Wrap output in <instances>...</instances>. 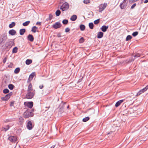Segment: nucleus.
<instances>
[{
	"label": "nucleus",
	"mask_w": 148,
	"mask_h": 148,
	"mask_svg": "<svg viewBox=\"0 0 148 148\" xmlns=\"http://www.w3.org/2000/svg\"><path fill=\"white\" fill-rule=\"evenodd\" d=\"M14 39H10L5 44L6 49H9L12 46L14 45Z\"/></svg>",
	"instance_id": "f257e3e1"
},
{
	"label": "nucleus",
	"mask_w": 148,
	"mask_h": 148,
	"mask_svg": "<svg viewBox=\"0 0 148 148\" xmlns=\"http://www.w3.org/2000/svg\"><path fill=\"white\" fill-rule=\"evenodd\" d=\"M7 38V36L6 33H5L2 34L1 36L0 39V44L4 43L6 40Z\"/></svg>",
	"instance_id": "f03ea898"
},
{
	"label": "nucleus",
	"mask_w": 148,
	"mask_h": 148,
	"mask_svg": "<svg viewBox=\"0 0 148 148\" xmlns=\"http://www.w3.org/2000/svg\"><path fill=\"white\" fill-rule=\"evenodd\" d=\"M69 8V5L67 2H65L63 3L60 7V9L62 11H64L67 10Z\"/></svg>",
	"instance_id": "7ed1b4c3"
},
{
	"label": "nucleus",
	"mask_w": 148,
	"mask_h": 148,
	"mask_svg": "<svg viewBox=\"0 0 148 148\" xmlns=\"http://www.w3.org/2000/svg\"><path fill=\"white\" fill-rule=\"evenodd\" d=\"M33 116V113L32 112H29L28 111H26L23 114V116L25 118H27L29 116Z\"/></svg>",
	"instance_id": "20e7f679"
},
{
	"label": "nucleus",
	"mask_w": 148,
	"mask_h": 148,
	"mask_svg": "<svg viewBox=\"0 0 148 148\" xmlns=\"http://www.w3.org/2000/svg\"><path fill=\"white\" fill-rule=\"evenodd\" d=\"M27 93L26 95V98L28 99H32L35 95L34 93L32 91H27Z\"/></svg>",
	"instance_id": "39448f33"
},
{
	"label": "nucleus",
	"mask_w": 148,
	"mask_h": 148,
	"mask_svg": "<svg viewBox=\"0 0 148 148\" xmlns=\"http://www.w3.org/2000/svg\"><path fill=\"white\" fill-rule=\"evenodd\" d=\"M107 5V3H104L103 4H102L100 5L99 6V12H101L103 11L106 8Z\"/></svg>",
	"instance_id": "423d86ee"
},
{
	"label": "nucleus",
	"mask_w": 148,
	"mask_h": 148,
	"mask_svg": "<svg viewBox=\"0 0 148 148\" xmlns=\"http://www.w3.org/2000/svg\"><path fill=\"white\" fill-rule=\"evenodd\" d=\"M12 92H10L7 94L4 97L1 98V99L3 101H6L8 100L10 98L11 96L12 95Z\"/></svg>",
	"instance_id": "0eeeda50"
},
{
	"label": "nucleus",
	"mask_w": 148,
	"mask_h": 148,
	"mask_svg": "<svg viewBox=\"0 0 148 148\" xmlns=\"http://www.w3.org/2000/svg\"><path fill=\"white\" fill-rule=\"evenodd\" d=\"M34 126V125H33L31 121H28L27 123V127L28 130H30L32 129Z\"/></svg>",
	"instance_id": "6e6552de"
},
{
	"label": "nucleus",
	"mask_w": 148,
	"mask_h": 148,
	"mask_svg": "<svg viewBox=\"0 0 148 148\" xmlns=\"http://www.w3.org/2000/svg\"><path fill=\"white\" fill-rule=\"evenodd\" d=\"M140 56V54L138 53H137L133 56V57L134 58H133V56H132V57L130 59L129 61H128V63H130L131 62L133 61L135 58L139 57Z\"/></svg>",
	"instance_id": "1a4fd4ad"
},
{
	"label": "nucleus",
	"mask_w": 148,
	"mask_h": 148,
	"mask_svg": "<svg viewBox=\"0 0 148 148\" xmlns=\"http://www.w3.org/2000/svg\"><path fill=\"white\" fill-rule=\"evenodd\" d=\"M61 27V24L59 22H56L52 25L53 28L55 29H57L58 28H59L60 27Z\"/></svg>",
	"instance_id": "9d476101"
},
{
	"label": "nucleus",
	"mask_w": 148,
	"mask_h": 148,
	"mask_svg": "<svg viewBox=\"0 0 148 148\" xmlns=\"http://www.w3.org/2000/svg\"><path fill=\"white\" fill-rule=\"evenodd\" d=\"M8 139L10 142L14 143L16 141L17 138L15 136H11L8 137Z\"/></svg>",
	"instance_id": "9b49d317"
},
{
	"label": "nucleus",
	"mask_w": 148,
	"mask_h": 148,
	"mask_svg": "<svg viewBox=\"0 0 148 148\" xmlns=\"http://www.w3.org/2000/svg\"><path fill=\"white\" fill-rule=\"evenodd\" d=\"M27 39L28 40L31 42H33L34 40V37L33 35L32 34H29L27 37Z\"/></svg>",
	"instance_id": "f8f14e48"
},
{
	"label": "nucleus",
	"mask_w": 148,
	"mask_h": 148,
	"mask_svg": "<svg viewBox=\"0 0 148 148\" xmlns=\"http://www.w3.org/2000/svg\"><path fill=\"white\" fill-rule=\"evenodd\" d=\"M108 28V26L103 25L101 27V29L102 32H105L107 31Z\"/></svg>",
	"instance_id": "ddd939ff"
},
{
	"label": "nucleus",
	"mask_w": 148,
	"mask_h": 148,
	"mask_svg": "<svg viewBox=\"0 0 148 148\" xmlns=\"http://www.w3.org/2000/svg\"><path fill=\"white\" fill-rule=\"evenodd\" d=\"M16 31L13 29H11L9 31V34L11 35L12 36H14L16 34Z\"/></svg>",
	"instance_id": "4468645a"
},
{
	"label": "nucleus",
	"mask_w": 148,
	"mask_h": 148,
	"mask_svg": "<svg viewBox=\"0 0 148 148\" xmlns=\"http://www.w3.org/2000/svg\"><path fill=\"white\" fill-rule=\"evenodd\" d=\"M66 104V102H63L62 101L59 106V108L61 110H62L64 108V105Z\"/></svg>",
	"instance_id": "2eb2a0df"
},
{
	"label": "nucleus",
	"mask_w": 148,
	"mask_h": 148,
	"mask_svg": "<svg viewBox=\"0 0 148 148\" xmlns=\"http://www.w3.org/2000/svg\"><path fill=\"white\" fill-rule=\"evenodd\" d=\"M26 105L28 108H31L33 105V102L32 101L29 102L27 103Z\"/></svg>",
	"instance_id": "dca6fc26"
},
{
	"label": "nucleus",
	"mask_w": 148,
	"mask_h": 148,
	"mask_svg": "<svg viewBox=\"0 0 148 148\" xmlns=\"http://www.w3.org/2000/svg\"><path fill=\"white\" fill-rule=\"evenodd\" d=\"M103 33L101 32H98L97 34V37L98 38H102L103 36Z\"/></svg>",
	"instance_id": "f3484780"
},
{
	"label": "nucleus",
	"mask_w": 148,
	"mask_h": 148,
	"mask_svg": "<svg viewBox=\"0 0 148 148\" xmlns=\"http://www.w3.org/2000/svg\"><path fill=\"white\" fill-rule=\"evenodd\" d=\"M77 15H73L71 16L70 18V20L72 21H75L77 19Z\"/></svg>",
	"instance_id": "a211bd4d"
},
{
	"label": "nucleus",
	"mask_w": 148,
	"mask_h": 148,
	"mask_svg": "<svg viewBox=\"0 0 148 148\" xmlns=\"http://www.w3.org/2000/svg\"><path fill=\"white\" fill-rule=\"evenodd\" d=\"M123 101V100H121L118 101L115 104V107H118Z\"/></svg>",
	"instance_id": "6ab92c4d"
},
{
	"label": "nucleus",
	"mask_w": 148,
	"mask_h": 148,
	"mask_svg": "<svg viewBox=\"0 0 148 148\" xmlns=\"http://www.w3.org/2000/svg\"><path fill=\"white\" fill-rule=\"evenodd\" d=\"M126 6V5L124 2H123L121 3L120 5V6L121 9H123L125 8Z\"/></svg>",
	"instance_id": "aec40b11"
},
{
	"label": "nucleus",
	"mask_w": 148,
	"mask_h": 148,
	"mask_svg": "<svg viewBox=\"0 0 148 148\" xmlns=\"http://www.w3.org/2000/svg\"><path fill=\"white\" fill-rule=\"evenodd\" d=\"M26 31V30L25 29H21L19 30V34L21 35H23L24 34Z\"/></svg>",
	"instance_id": "412c9836"
},
{
	"label": "nucleus",
	"mask_w": 148,
	"mask_h": 148,
	"mask_svg": "<svg viewBox=\"0 0 148 148\" xmlns=\"http://www.w3.org/2000/svg\"><path fill=\"white\" fill-rule=\"evenodd\" d=\"M32 85L31 83H30L28 86L27 91H32Z\"/></svg>",
	"instance_id": "4be33fe9"
},
{
	"label": "nucleus",
	"mask_w": 148,
	"mask_h": 148,
	"mask_svg": "<svg viewBox=\"0 0 148 148\" xmlns=\"http://www.w3.org/2000/svg\"><path fill=\"white\" fill-rule=\"evenodd\" d=\"M10 127L9 125L6 126L5 127H3L2 128V130L3 131H5L6 132L7 131L9 128Z\"/></svg>",
	"instance_id": "5701e85b"
},
{
	"label": "nucleus",
	"mask_w": 148,
	"mask_h": 148,
	"mask_svg": "<svg viewBox=\"0 0 148 148\" xmlns=\"http://www.w3.org/2000/svg\"><path fill=\"white\" fill-rule=\"evenodd\" d=\"M79 28L81 31H84L85 29V26L83 24H81L80 25Z\"/></svg>",
	"instance_id": "b1692460"
},
{
	"label": "nucleus",
	"mask_w": 148,
	"mask_h": 148,
	"mask_svg": "<svg viewBox=\"0 0 148 148\" xmlns=\"http://www.w3.org/2000/svg\"><path fill=\"white\" fill-rule=\"evenodd\" d=\"M32 62V60L31 59H27L25 61L26 64L27 65H29L31 64Z\"/></svg>",
	"instance_id": "393cba45"
},
{
	"label": "nucleus",
	"mask_w": 148,
	"mask_h": 148,
	"mask_svg": "<svg viewBox=\"0 0 148 148\" xmlns=\"http://www.w3.org/2000/svg\"><path fill=\"white\" fill-rule=\"evenodd\" d=\"M35 75V72H33L29 76V79H30L31 80L34 77V76Z\"/></svg>",
	"instance_id": "a878e982"
},
{
	"label": "nucleus",
	"mask_w": 148,
	"mask_h": 148,
	"mask_svg": "<svg viewBox=\"0 0 148 148\" xmlns=\"http://www.w3.org/2000/svg\"><path fill=\"white\" fill-rule=\"evenodd\" d=\"M37 29V28L36 26H34L32 28L31 31L34 33H35Z\"/></svg>",
	"instance_id": "bb28decb"
},
{
	"label": "nucleus",
	"mask_w": 148,
	"mask_h": 148,
	"mask_svg": "<svg viewBox=\"0 0 148 148\" xmlns=\"http://www.w3.org/2000/svg\"><path fill=\"white\" fill-rule=\"evenodd\" d=\"M14 87V85L12 84H10L8 85V88L10 90H13Z\"/></svg>",
	"instance_id": "cd10ccee"
},
{
	"label": "nucleus",
	"mask_w": 148,
	"mask_h": 148,
	"mask_svg": "<svg viewBox=\"0 0 148 148\" xmlns=\"http://www.w3.org/2000/svg\"><path fill=\"white\" fill-rule=\"evenodd\" d=\"M15 25V23L14 22H12L10 24L9 26V27L10 28L13 27Z\"/></svg>",
	"instance_id": "c85d7f7f"
},
{
	"label": "nucleus",
	"mask_w": 148,
	"mask_h": 148,
	"mask_svg": "<svg viewBox=\"0 0 148 148\" xmlns=\"http://www.w3.org/2000/svg\"><path fill=\"white\" fill-rule=\"evenodd\" d=\"M88 25L90 29H92L93 28L94 24L92 23H89Z\"/></svg>",
	"instance_id": "c756f323"
},
{
	"label": "nucleus",
	"mask_w": 148,
	"mask_h": 148,
	"mask_svg": "<svg viewBox=\"0 0 148 148\" xmlns=\"http://www.w3.org/2000/svg\"><path fill=\"white\" fill-rule=\"evenodd\" d=\"M132 38V37L130 35L127 36L126 38V41H128L130 40Z\"/></svg>",
	"instance_id": "7c9ffc66"
},
{
	"label": "nucleus",
	"mask_w": 148,
	"mask_h": 148,
	"mask_svg": "<svg viewBox=\"0 0 148 148\" xmlns=\"http://www.w3.org/2000/svg\"><path fill=\"white\" fill-rule=\"evenodd\" d=\"M20 69L19 67L16 68L14 71V73L16 74L18 73L20 71Z\"/></svg>",
	"instance_id": "2f4dec72"
},
{
	"label": "nucleus",
	"mask_w": 148,
	"mask_h": 148,
	"mask_svg": "<svg viewBox=\"0 0 148 148\" xmlns=\"http://www.w3.org/2000/svg\"><path fill=\"white\" fill-rule=\"evenodd\" d=\"M30 21H27L23 23V26H27L30 23Z\"/></svg>",
	"instance_id": "473e14b6"
},
{
	"label": "nucleus",
	"mask_w": 148,
	"mask_h": 148,
	"mask_svg": "<svg viewBox=\"0 0 148 148\" xmlns=\"http://www.w3.org/2000/svg\"><path fill=\"white\" fill-rule=\"evenodd\" d=\"M18 48L17 47H15L13 49L12 52L13 53H16L17 52Z\"/></svg>",
	"instance_id": "72a5a7b5"
},
{
	"label": "nucleus",
	"mask_w": 148,
	"mask_h": 148,
	"mask_svg": "<svg viewBox=\"0 0 148 148\" xmlns=\"http://www.w3.org/2000/svg\"><path fill=\"white\" fill-rule=\"evenodd\" d=\"M61 13V12L59 10H57L56 12V15L57 16H59Z\"/></svg>",
	"instance_id": "f704fd0d"
},
{
	"label": "nucleus",
	"mask_w": 148,
	"mask_h": 148,
	"mask_svg": "<svg viewBox=\"0 0 148 148\" xmlns=\"http://www.w3.org/2000/svg\"><path fill=\"white\" fill-rule=\"evenodd\" d=\"M90 119V118L89 117L87 116L86 117L84 118L83 120L82 121L84 122H86L87 121H88Z\"/></svg>",
	"instance_id": "c9c22d12"
},
{
	"label": "nucleus",
	"mask_w": 148,
	"mask_h": 148,
	"mask_svg": "<svg viewBox=\"0 0 148 148\" xmlns=\"http://www.w3.org/2000/svg\"><path fill=\"white\" fill-rule=\"evenodd\" d=\"M148 89V85L145 88L141 89V90L143 92V93L146 91Z\"/></svg>",
	"instance_id": "e433bc0d"
},
{
	"label": "nucleus",
	"mask_w": 148,
	"mask_h": 148,
	"mask_svg": "<svg viewBox=\"0 0 148 148\" xmlns=\"http://www.w3.org/2000/svg\"><path fill=\"white\" fill-rule=\"evenodd\" d=\"M9 90L7 89H5L3 90V92L4 94H7L9 93Z\"/></svg>",
	"instance_id": "4c0bfd02"
},
{
	"label": "nucleus",
	"mask_w": 148,
	"mask_h": 148,
	"mask_svg": "<svg viewBox=\"0 0 148 148\" xmlns=\"http://www.w3.org/2000/svg\"><path fill=\"white\" fill-rule=\"evenodd\" d=\"M62 23L64 25H66L68 23V21L67 19H64L63 20Z\"/></svg>",
	"instance_id": "58836bf2"
},
{
	"label": "nucleus",
	"mask_w": 148,
	"mask_h": 148,
	"mask_svg": "<svg viewBox=\"0 0 148 148\" xmlns=\"http://www.w3.org/2000/svg\"><path fill=\"white\" fill-rule=\"evenodd\" d=\"M52 17H53L52 15L51 14H49V18H47V19L46 20L47 21L51 20L52 19Z\"/></svg>",
	"instance_id": "ea45409f"
},
{
	"label": "nucleus",
	"mask_w": 148,
	"mask_h": 148,
	"mask_svg": "<svg viewBox=\"0 0 148 148\" xmlns=\"http://www.w3.org/2000/svg\"><path fill=\"white\" fill-rule=\"evenodd\" d=\"M138 32L136 31V32H133L132 34V35L134 37H135L138 35Z\"/></svg>",
	"instance_id": "a19ab883"
},
{
	"label": "nucleus",
	"mask_w": 148,
	"mask_h": 148,
	"mask_svg": "<svg viewBox=\"0 0 148 148\" xmlns=\"http://www.w3.org/2000/svg\"><path fill=\"white\" fill-rule=\"evenodd\" d=\"M100 22V19H97L95 20L94 22V23L95 24H98Z\"/></svg>",
	"instance_id": "79ce46f5"
},
{
	"label": "nucleus",
	"mask_w": 148,
	"mask_h": 148,
	"mask_svg": "<svg viewBox=\"0 0 148 148\" xmlns=\"http://www.w3.org/2000/svg\"><path fill=\"white\" fill-rule=\"evenodd\" d=\"M84 42V38L83 37H81L79 40V42L82 43Z\"/></svg>",
	"instance_id": "37998d69"
},
{
	"label": "nucleus",
	"mask_w": 148,
	"mask_h": 148,
	"mask_svg": "<svg viewBox=\"0 0 148 148\" xmlns=\"http://www.w3.org/2000/svg\"><path fill=\"white\" fill-rule=\"evenodd\" d=\"M90 2V0H84V3L87 4L88 3H89Z\"/></svg>",
	"instance_id": "c03bdc74"
},
{
	"label": "nucleus",
	"mask_w": 148,
	"mask_h": 148,
	"mask_svg": "<svg viewBox=\"0 0 148 148\" xmlns=\"http://www.w3.org/2000/svg\"><path fill=\"white\" fill-rule=\"evenodd\" d=\"M143 93V92L142 91L140 90L137 93L136 96H138L140 95L141 94Z\"/></svg>",
	"instance_id": "a18cd8bd"
},
{
	"label": "nucleus",
	"mask_w": 148,
	"mask_h": 148,
	"mask_svg": "<svg viewBox=\"0 0 148 148\" xmlns=\"http://www.w3.org/2000/svg\"><path fill=\"white\" fill-rule=\"evenodd\" d=\"M137 1V0H130L129 2L130 3H132L134 2H135Z\"/></svg>",
	"instance_id": "49530a36"
},
{
	"label": "nucleus",
	"mask_w": 148,
	"mask_h": 148,
	"mask_svg": "<svg viewBox=\"0 0 148 148\" xmlns=\"http://www.w3.org/2000/svg\"><path fill=\"white\" fill-rule=\"evenodd\" d=\"M136 5V3H135L134 4L131 6V9H133Z\"/></svg>",
	"instance_id": "de8ad7c7"
},
{
	"label": "nucleus",
	"mask_w": 148,
	"mask_h": 148,
	"mask_svg": "<svg viewBox=\"0 0 148 148\" xmlns=\"http://www.w3.org/2000/svg\"><path fill=\"white\" fill-rule=\"evenodd\" d=\"M70 29L69 28L67 27L65 29V32H68L70 31Z\"/></svg>",
	"instance_id": "09e8293b"
},
{
	"label": "nucleus",
	"mask_w": 148,
	"mask_h": 148,
	"mask_svg": "<svg viewBox=\"0 0 148 148\" xmlns=\"http://www.w3.org/2000/svg\"><path fill=\"white\" fill-rule=\"evenodd\" d=\"M7 59V58H6V57L5 58H4L3 60V62L4 63H5L6 62Z\"/></svg>",
	"instance_id": "8fccbe9b"
},
{
	"label": "nucleus",
	"mask_w": 148,
	"mask_h": 148,
	"mask_svg": "<svg viewBox=\"0 0 148 148\" xmlns=\"http://www.w3.org/2000/svg\"><path fill=\"white\" fill-rule=\"evenodd\" d=\"M41 22H38L36 23V25H41Z\"/></svg>",
	"instance_id": "3c124183"
},
{
	"label": "nucleus",
	"mask_w": 148,
	"mask_h": 148,
	"mask_svg": "<svg viewBox=\"0 0 148 148\" xmlns=\"http://www.w3.org/2000/svg\"><path fill=\"white\" fill-rule=\"evenodd\" d=\"M44 87V86L43 85H40L39 86V88L40 89H42Z\"/></svg>",
	"instance_id": "603ef678"
},
{
	"label": "nucleus",
	"mask_w": 148,
	"mask_h": 148,
	"mask_svg": "<svg viewBox=\"0 0 148 148\" xmlns=\"http://www.w3.org/2000/svg\"><path fill=\"white\" fill-rule=\"evenodd\" d=\"M14 105V102H11L10 104V106H13Z\"/></svg>",
	"instance_id": "864d4df0"
},
{
	"label": "nucleus",
	"mask_w": 148,
	"mask_h": 148,
	"mask_svg": "<svg viewBox=\"0 0 148 148\" xmlns=\"http://www.w3.org/2000/svg\"><path fill=\"white\" fill-rule=\"evenodd\" d=\"M19 119L20 120V121H21L22 122H23L24 121V120L22 117H21L19 118Z\"/></svg>",
	"instance_id": "5fc2aeb1"
},
{
	"label": "nucleus",
	"mask_w": 148,
	"mask_h": 148,
	"mask_svg": "<svg viewBox=\"0 0 148 148\" xmlns=\"http://www.w3.org/2000/svg\"><path fill=\"white\" fill-rule=\"evenodd\" d=\"M148 2V0H145V1L144 2V3H146Z\"/></svg>",
	"instance_id": "6e6d98bb"
},
{
	"label": "nucleus",
	"mask_w": 148,
	"mask_h": 148,
	"mask_svg": "<svg viewBox=\"0 0 148 148\" xmlns=\"http://www.w3.org/2000/svg\"><path fill=\"white\" fill-rule=\"evenodd\" d=\"M55 146V145H52L50 148H54Z\"/></svg>",
	"instance_id": "4d7b16f0"
},
{
	"label": "nucleus",
	"mask_w": 148,
	"mask_h": 148,
	"mask_svg": "<svg viewBox=\"0 0 148 148\" xmlns=\"http://www.w3.org/2000/svg\"><path fill=\"white\" fill-rule=\"evenodd\" d=\"M58 37H61V36L60 35V34H58Z\"/></svg>",
	"instance_id": "13d9d810"
},
{
	"label": "nucleus",
	"mask_w": 148,
	"mask_h": 148,
	"mask_svg": "<svg viewBox=\"0 0 148 148\" xmlns=\"http://www.w3.org/2000/svg\"><path fill=\"white\" fill-rule=\"evenodd\" d=\"M50 106H49L48 107H45V108L49 109V108H50Z\"/></svg>",
	"instance_id": "bf43d9fd"
},
{
	"label": "nucleus",
	"mask_w": 148,
	"mask_h": 148,
	"mask_svg": "<svg viewBox=\"0 0 148 148\" xmlns=\"http://www.w3.org/2000/svg\"><path fill=\"white\" fill-rule=\"evenodd\" d=\"M32 112H34V109H33L32 110Z\"/></svg>",
	"instance_id": "052dcab7"
},
{
	"label": "nucleus",
	"mask_w": 148,
	"mask_h": 148,
	"mask_svg": "<svg viewBox=\"0 0 148 148\" xmlns=\"http://www.w3.org/2000/svg\"><path fill=\"white\" fill-rule=\"evenodd\" d=\"M69 108V105H68V106H67V108Z\"/></svg>",
	"instance_id": "680f3d73"
},
{
	"label": "nucleus",
	"mask_w": 148,
	"mask_h": 148,
	"mask_svg": "<svg viewBox=\"0 0 148 148\" xmlns=\"http://www.w3.org/2000/svg\"><path fill=\"white\" fill-rule=\"evenodd\" d=\"M81 81V80H80V79H79V80L78 81V82H80Z\"/></svg>",
	"instance_id": "e2e57ef3"
},
{
	"label": "nucleus",
	"mask_w": 148,
	"mask_h": 148,
	"mask_svg": "<svg viewBox=\"0 0 148 148\" xmlns=\"http://www.w3.org/2000/svg\"><path fill=\"white\" fill-rule=\"evenodd\" d=\"M110 134V132H109V133H108V134Z\"/></svg>",
	"instance_id": "0e129e2a"
}]
</instances>
